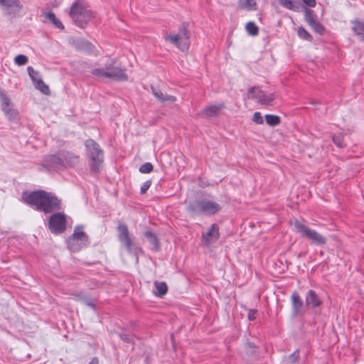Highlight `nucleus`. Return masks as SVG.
<instances>
[{
	"instance_id": "obj_1",
	"label": "nucleus",
	"mask_w": 364,
	"mask_h": 364,
	"mask_svg": "<svg viewBox=\"0 0 364 364\" xmlns=\"http://www.w3.org/2000/svg\"><path fill=\"white\" fill-rule=\"evenodd\" d=\"M22 199L26 204L44 213H51L61 209V200L54 193L43 190L23 192Z\"/></svg>"
},
{
	"instance_id": "obj_2",
	"label": "nucleus",
	"mask_w": 364,
	"mask_h": 364,
	"mask_svg": "<svg viewBox=\"0 0 364 364\" xmlns=\"http://www.w3.org/2000/svg\"><path fill=\"white\" fill-rule=\"evenodd\" d=\"M116 60H110L104 68H95L91 73L100 79H110L117 81H124L128 79L125 69L115 65Z\"/></svg>"
},
{
	"instance_id": "obj_3",
	"label": "nucleus",
	"mask_w": 364,
	"mask_h": 364,
	"mask_svg": "<svg viewBox=\"0 0 364 364\" xmlns=\"http://www.w3.org/2000/svg\"><path fill=\"white\" fill-rule=\"evenodd\" d=\"M69 15L75 25L85 28L94 18V13L83 2L77 1L70 7Z\"/></svg>"
},
{
	"instance_id": "obj_4",
	"label": "nucleus",
	"mask_w": 364,
	"mask_h": 364,
	"mask_svg": "<svg viewBox=\"0 0 364 364\" xmlns=\"http://www.w3.org/2000/svg\"><path fill=\"white\" fill-rule=\"evenodd\" d=\"M85 146L89 157L90 170L95 173L99 172L100 166L103 163V151L100 149V145L91 139L85 141Z\"/></svg>"
},
{
	"instance_id": "obj_5",
	"label": "nucleus",
	"mask_w": 364,
	"mask_h": 364,
	"mask_svg": "<svg viewBox=\"0 0 364 364\" xmlns=\"http://www.w3.org/2000/svg\"><path fill=\"white\" fill-rule=\"evenodd\" d=\"M89 244V237L84 232L83 225H77L73 233L67 240L68 248L74 252H79Z\"/></svg>"
},
{
	"instance_id": "obj_6",
	"label": "nucleus",
	"mask_w": 364,
	"mask_h": 364,
	"mask_svg": "<svg viewBox=\"0 0 364 364\" xmlns=\"http://www.w3.org/2000/svg\"><path fill=\"white\" fill-rule=\"evenodd\" d=\"M220 205L216 202L209 200H196L188 205V210L196 214L212 215L220 210Z\"/></svg>"
},
{
	"instance_id": "obj_7",
	"label": "nucleus",
	"mask_w": 364,
	"mask_h": 364,
	"mask_svg": "<svg viewBox=\"0 0 364 364\" xmlns=\"http://www.w3.org/2000/svg\"><path fill=\"white\" fill-rule=\"evenodd\" d=\"M294 225L296 232L302 237L307 238L311 244L323 245L326 243L327 240L326 237L318 233L315 230L309 228L299 220H296Z\"/></svg>"
},
{
	"instance_id": "obj_8",
	"label": "nucleus",
	"mask_w": 364,
	"mask_h": 364,
	"mask_svg": "<svg viewBox=\"0 0 364 364\" xmlns=\"http://www.w3.org/2000/svg\"><path fill=\"white\" fill-rule=\"evenodd\" d=\"M118 239L122 242L129 254L136 255L141 251L132 239L127 225L124 223H119L117 226Z\"/></svg>"
},
{
	"instance_id": "obj_9",
	"label": "nucleus",
	"mask_w": 364,
	"mask_h": 364,
	"mask_svg": "<svg viewBox=\"0 0 364 364\" xmlns=\"http://www.w3.org/2000/svg\"><path fill=\"white\" fill-rule=\"evenodd\" d=\"M67 215L61 212L53 213L49 218L48 228L53 234L63 233L67 228Z\"/></svg>"
},
{
	"instance_id": "obj_10",
	"label": "nucleus",
	"mask_w": 364,
	"mask_h": 364,
	"mask_svg": "<svg viewBox=\"0 0 364 364\" xmlns=\"http://www.w3.org/2000/svg\"><path fill=\"white\" fill-rule=\"evenodd\" d=\"M164 38L166 41H168L176 46L181 50H185L188 48L187 43L183 42L188 38V30L185 23H183L180 28L178 34L166 36Z\"/></svg>"
},
{
	"instance_id": "obj_11",
	"label": "nucleus",
	"mask_w": 364,
	"mask_h": 364,
	"mask_svg": "<svg viewBox=\"0 0 364 364\" xmlns=\"http://www.w3.org/2000/svg\"><path fill=\"white\" fill-rule=\"evenodd\" d=\"M42 165L48 171H58L64 169L60 152L45 156Z\"/></svg>"
},
{
	"instance_id": "obj_12",
	"label": "nucleus",
	"mask_w": 364,
	"mask_h": 364,
	"mask_svg": "<svg viewBox=\"0 0 364 364\" xmlns=\"http://www.w3.org/2000/svg\"><path fill=\"white\" fill-rule=\"evenodd\" d=\"M27 71L36 89L38 90L44 95H49L50 94L49 87L43 81L39 72L35 70L31 66L27 68Z\"/></svg>"
},
{
	"instance_id": "obj_13",
	"label": "nucleus",
	"mask_w": 364,
	"mask_h": 364,
	"mask_svg": "<svg viewBox=\"0 0 364 364\" xmlns=\"http://www.w3.org/2000/svg\"><path fill=\"white\" fill-rule=\"evenodd\" d=\"M63 163L64 164V169L67 168L74 167L78 164L80 161V156L73 152L61 150L60 151Z\"/></svg>"
},
{
	"instance_id": "obj_14",
	"label": "nucleus",
	"mask_w": 364,
	"mask_h": 364,
	"mask_svg": "<svg viewBox=\"0 0 364 364\" xmlns=\"http://www.w3.org/2000/svg\"><path fill=\"white\" fill-rule=\"evenodd\" d=\"M224 107L225 105L223 103L209 105L198 112V115L199 117L206 118L215 117L220 114Z\"/></svg>"
},
{
	"instance_id": "obj_15",
	"label": "nucleus",
	"mask_w": 364,
	"mask_h": 364,
	"mask_svg": "<svg viewBox=\"0 0 364 364\" xmlns=\"http://www.w3.org/2000/svg\"><path fill=\"white\" fill-rule=\"evenodd\" d=\"M305 304L309 308L316 309L323 304V301L314 290L309 289L305 296Z\"/></svg>"
},
{
	"instance_id": "obj_16",
	"label": "nucleus",
	"mask_w": 364,
	"mask_h": 364,
	"mask_svg": "<svg viewBox=\"0 0 364 364\" xmlns=\"http://www.w3.org/2000/svg\"><path fill=\"white\" fill-rule=\"evenodd\" d=\"M291 301L293 316H296L301 314L304 308V302L298 292L294 291L292 293L291 296Z\"/></svg>"
},
{
	"instance_id": "obj_17",
	"label": "nucleus",
	"mask_w": 364,
	"mask_h": 364,
	"mask_svg": "<svg viewBox=\"0 0 364 364\" xmlns=\"http://www.w3.org/2000/svg\"><path fill=\"white\" fill-rule=\"evenodd\" d=\"M2 7L6 10L7 14H16L22 9V5L19 0H4Z\"/></svg>"
},
{
	"instance_id": "obj_18",
	"label": "nucleus",
	"mask_w": 364,
	"mask_h": 364,
	"mask_svg": "<svg viewBox=\"0 0 364 364\" xmlns=\"http://www.w3.org/2000/svg\"><path fill=\"white\" fill-rule=\"evenodd\" d=\"M219 238V227L214 223L205 234H203V241L207 245L215 242Z\"/></svg>"
},
{
	"instance_id": "obj_19",
	"label": "nucleus",
	"mask_w": 364,
	"mask_h": 364,
	"mask_svg": "<svg viewBox=\"0 0 364 364\" xmlns=\"http://www.w3.org/2000/svg\"><path fill=\"white\" fill-rule=\"evenodd\" d=\"M154 284L155 287L154 294L155 296L161 298L166 294L168 291V287L166 282L156 281Z\"/></svg>"
},
{
	"instance_id": "obj_20",
	"label": "nucleus",
	"mask_w": 364,
	"mask_h": 364,
	"mask_svg": "<svg viewBox=\"0 0 364 364\" xmlns=\"http://www.w3.org/2000/svg\"><path fill=\"white\" fill-rule=\"evenodd\" d=\"M352 29L354 33L359 37L361 41H364V22L360 20H355L352 22Z\"/></svg>"
},
{
	"instance_id": "obj_21",
	"label": "nucleus",
	"mask_w": 364,
	"mask_h": 364,
	"mask_svg": "<svg viewBox=\"0 0 364 364\" xmlns=\"http://www.w3.org/2000/svg\"><path fill=\"white\" fill-rule=\"evenodd\" d=\"M144 236L152 246V250L155 252L158 251L159 249V242L156 235L151 231H146Z\"/></svg>"
},
{
	"instance_id": "obj_22",
	"label": "nucleus",
	"mask_w": 364,
	"mask_h": 364,
	"mask_svg": "<svg viewBox=\"0 0 364 364\" xmlns=\"http://www.w3.org/2000/svg\"><path fill=\"white\" fill-rule=\"evenodd\" d=\"M154 95L161 102H173L176 100V97L163 93L159 90L154 89L152 87Z\"/></svg>"
},
{
	"instance_id": "obj_23",
	"label": "nucleus",
	"mask_w": 364,
	"mask_h": 364,
	"mask_svg": "<svg viewBox=\"0 0 364 364\" xmlns=\"http://www.w3.org/2000/svg\"><path fill=\"white\" fill-rule=\"evenodd\" d=\"M45 17L49 20L56 28L63 30L64 26L62 22L55 16V14L49 11L45 14Z\"/></svg>"
},
{
	"instance_id": "obj_24",
	"label": "nucleus",
	"mask_w": 364,
	"mask_h": 364,
	"mask_svg": "<svg viewBox=\"0 0 364 364\" xmlns=\"http://www.w3.org/2000/svg\"><path fill=\"white\" fill-rule=\"evenodd\" d=\"M305 21L309 25L314 24L316 21H318L317 16L315 12L309 9H306L304 12Z\"/></svg>"
},
{
	"instance_id": "obj_25",
	"label": "nucleus",
	"mask_w": 364,
	"mask_h": 364,
	"mask_svg": "<svg viewBox=\"0 0 364 364\" xmlns=\"http://www.w3.org/2000/svg\"><path fill=\"white\" fill-rule=\"evenodd\" d=\"M279 4L289 10L296 11L299 8V3L294 0H277Z\"/></svg>"
},
{
	"instance_id": "obj_26",
	"label": "nucleus",
	"mask_w": 364,
	"mask_h": 364,
	"mask_svg": "<svg viewBox=\"0 0 364 364\" xmlns=\"http://www.w3.org/2000/svg\"><path fill=\"white\" fill-rule=\"evenodd\" d=\"M265 120L267 124L272 127L277 126L281 122L280 117L277 115L274 114H266Z\"/></svg>"
},
{
	"instance_id": "obj_27",
	"label": "nucleus",
	"mask_w": 364,
	"mask_h": 364,
	"mask_svg": "<svg viewBox=\"0 0 364 364\" xmlns=\"http://www.w3.org/2000/svg\"><path fill=\"white\" fill-rule=\"evenodd\" d=\"M274 99L275 96L274 94L266 95L262 92V95H261V97L258 100V102L261 105H269Z\"/></svg>"
},
{
	"instance_id": "obj_28",
	"label": "nucleus",
	"mask_w": 364,
	"mask_h": 364,
	"mask_svg": "<svg viewBox=\"0 0 364 364\" xmlns=\"http://www.w3.org/2000/svg\"><path fill=\"white\" fill-rule=\"evenodd\" d=\"M4 114L10 121H16L18 118V113L11 107L4 110Z\"/></svg>"
},
{
	"instance_id": "obj_29",
	"label": "nucleus",
	"mask_w": 364,
	"mask_h": 364,
	"mask_svg": "<svg viewBox=\"0 0 364 364\" xmlns=\"http://www.w3.org/2000/svg\"><path fill=\"white\" fill-rule=\"evenodd\" d=\"M245 28L247 32L251 36H257L259 33V28L254 22L250 21L246 26Z\"/></svg>"
},
{
	"instance_id": "obj_30",
	"label": "nucleus",
	"mask_w": 364,
	"mask_h": 364,
	"mask_svg": "<svg viewBox=\"0 0 364 364\" xmlns=\"http://www.w3.org/2000/svg\"><path fill=\"white\" fill-rule=\"evenodd\" d=\"M262 90L257 87H252L249 90L248 97L258 101L259 97H261V95H262Z\"/></svg>"
},
{
	"instance_id": "obj_31",
	"label": "nucleus",
	"mask_w": 364,
	"mask_h": 364,
	"mask_svg": "<svg viewBox=\"0 0 364 364\" xmlns=\"http://www.w3.org/2000/svg\"><path fill=\"white\" fill-rule=\"evenodd\" d=\"M0 98L3 111L11 107L9 98L2 91L0 92Z\"/></svg>"
},
{
	"instance_id": "obj_32",
	"label": "nucleus",
	"mask_w": 364,
	"mask_h": 364,
	"mask_svg": "<svg viewBox=\"0 0 364 364\" xmlns=\"http://www.w3.org/2000/svg\"><path fill=\"white\" fill-rule=\"evenodd\" d=\"M344 136L343 134L340 133L338 134H335L333 136V143L340 148H343L346 146L345 143L343 142Z\"/></svg>"
},
{
	"instance_id": "obj_33",
	"label": "nucleus",
	"mask_w": 364,
	"mask_h": 364,
	"mask_svg": "<svg viewBox=\"0 0 364 364\" xmlns=\"http://www.w3.org/2000/svg\"><path fill=\"white\" fill-rule=\"evenodd\" d=\"M298 36L300 38L309 41L312 40L311 35L303 27H299L297 31Z\"/></svg>"
},
{
	"instance_id": "obj_34",
	"label": "nucleus",
	"mask_w": 364,
	"mask_h": 364,
	"mask_svg": "<svg viewBox=\"0 0 364 364\" xmlns=\"http://www.w3.org/2000/svg\"><path fill=\"white\" fill-rule=\"evenodd\" d=\"M314 32L323 35L325 33L326 29L324 26L318 21H316L314 24L310 26Z\"/></svg>"
},
{
	"instance_id": "obj_35",
	"label": "nucleus",
	"mask_w": 364,
	"mask_h": 364,
	"mask_svg": "<svg viewBox=\"0 0 364 364\" xmlns=\"http://www.w3.org/2000/svg\"><path fill=\"white\" fill-rule=\"evenodd\" d=\"M28 62V58L25 55H18L14 58V63L19 66L24 65Z\"/></svg>"
},
{
	"instance_id": "obj_36",
	"label": "nucleus",
	"mask_w": 364,
	"mask_h": 364,
	"mask_svg": "<svg viewBox=\"0 0 364 364\" xmlns=\"http://www.w3.org/2000/svg\"><path fill=\"white\" fill-rule=\"evenodd\" d=\"M300 359L299 350H295L288 357V360L291 364H297Z\"/></svg>"
},
{
	"instance_id": "obj_37",
	"label": "nucleus",
	"mask_w": 364,
	"mask_h": 364,
	"mask_svg": "<svg viewBox=\"0 0 364 364\" xmlns=\"http://www.w3.org/2000/svg\"><path fill=\"white\" fill-rule=\"evenodd\" d=\"M153 170V165L149 163H145L139 167V171L142 173H149Z\"/></svg>"
},
{
	"instance_id": "obj_38",
	"label": "nucleus",
	"mask_w": 364,
	"mask_h": 364,
	"mask_svg": "<svg viewBox=\"0 0 364 364\" xmlns=\"http://www.w3.org/2000/svg\"><path fill=\"white\" fill-rule=\"evenodd\" d=\"M119 337L122 341L127 343H133L134 338V336L126 333H120Z\"/></svg>"
},
{
	"instance_id": "obj_39",
	"label": "nucleus",
	"mask_w": 364,
	"mask_h": 364,
	"mask_svg": "<svg viewBox=\"0 0 364 364\" xmlns=\"http://www.w3.org/2000/svg\"><path fill=\"white\" fill-rule=\"evenodd\" d=\"M252 120L257 124H262L264 122L263 117L260 112H256L253 115Z\"/></svg>"
},
{
	"instance_id": "obj_40",
	"label": "nucleus",
	"mask_w": 364,
	"mask_h": 364,
	"mask_svg": "<svg viewBox=\"0 0 364 364\" xmlns=\"http://www.w3.org/2000/svg\"><path fill=\"white\" fill-rule=\"evenodd\" d=\"M245 6L251 10H255L257 9V3L255 0H245Z\"/></svg>"
},
{
	"instance_id": "obj_41",
	"label": "nucleus",
	"mask_w": 364,
	"mask_h": 364,
	"mask_svg": "<svg viewBox=\"0 0 364 364\" xmlns=\"http://www.w3.org/2000/svg\"><path fill=\"white\" fill-rule=\"evenodd\" d=\"M151 185V181H145L141 186V188H140V193L141 194H144L146 193V191H148V189L150 188Z\"/></svg>"
},
{
	"instance_id": "obj_42",
	"label": "nucleus",
	"mask_w": 364,
	"mask_h": 364,
	"mask_svg": "<svg viewBox=\"0 0 364 364\" xmlns=\"http://www.w3.org/2000/svg\"><path fill=\"white\" fill-rule=\"evenodd\" d=\"M257 314V311L255 309H250L248 313V318L250 321H254L256 319V315Z\"/></svg>"
},
{
	"instance_id": "obj_43",
	"label": "nucleus",
	"mask_w": 364,
	"mask_h": 364,
	"mask_svg": "<svg viewBox=\"0 0 364 364\" xmlns=\"http://www.w3.org/2000/svg\"><path fill=\"white\" fill-rule=\"evenodd\" d=\"M304 4H306L307 6L314 8L316 5V0H302Z\"/></svg>"
},
{
	"instance_id": "obj_44",
	"label": "nucleus",
	"mask_w": 364,
	"mask_h": 364,
	"mask_svg": "<svg viewBox=\"0 0 364 364\" xmlns=\"http://www.w3.org/2000/svg\"><path fill=\"white\" fill-rule=\"evenodd\" d=\"M88 364H99L97 358H93Z\"/></svg>"
},
{
	"instance_id": "obj_45",
	"label": "nucleus",
	"mask_w": 364,
	"mask_h": 364,
	"mask_svg": "<svg viewBox=\"0 0 364 364\" xmlns=\"http://www.w3.org/2000/svg\"><path fill=\"white\" fill-rule=\"evenodd\" d=\"M4 1V0H0V5H1V6H2V4H3V2H2V1Z\"/></svg>"
}]
</instances>
